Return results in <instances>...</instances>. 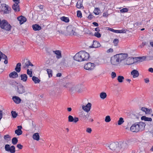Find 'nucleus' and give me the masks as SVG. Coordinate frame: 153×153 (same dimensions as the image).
I'll return each instance as SVG.
<instances>
[{"mask_svg": "<svg viewBox=\"0 0 153 153\" xmlns=\"http://www.w3.org/2000/svg\"><path fill=\"white\" fill-rule=\"evenodd\" d=\"M12 99L13 101L16 104H19L21 102V98L18 96H13L12 97Z\"/></svg>", "mask_w": 153, "mask_h": 153, "instance_id": "nucleus-17", "label": "nucleus"}, {"mask_svg": "<svg viewBox=\"0 0 153 153\" xmlns=\"http://www.w3.org/2000/svg\"><path fill=\"white\" fill-rule=\"evenodd\" d=\"M94 64L91 62H88L84 65V68L88 70H91L93 69L94 67Z\"/></svg>", "mask_w": 153, "mask_h": 153, "instance_id": "nucleus-8", "label": "nucleus"}, {"mask_svg": "<svg viewBox=\"0 0 153 153\" xmlns=\"http://www.w3.org/2000/svg\"><path fill=\"white\" fill-rule=\"evenodd\" d=\"M17 92L19 94H23L25 92V87L21 84L17 85Z\"/></svg>", "mask_w": 153, "mask_h": 153, "instance_id": "nucleus-4", "label": "nucleus"}, {"mask_svg": "<svg viewBox=\"0 0 153 153\" xmlns=\"http://www.w3.org/2000/svg\"><path fill=\"white\" fill-rule=\"evenodd\" d=\"M0 27L2 29L7 31H10L11 28V26L8 22L5 20H0Z\"/></svg>", "mask_w": 153, "mask_h": 153, "instance_id": "nucleus-3", "label": "nucleus"}, {"mask_svg": "<svg viewBox=\"0 0 153 153\" xmlns=\"http://www.w3.org/2000/svg\"><path fill=\"white\" fill-rule=\"evenodd\" d=\"M53 52L56 54V57L57 59H59L62 57L61 54V51L56 50L55 51H53Z\"/></svg>", "mask_w": 153, "mask_h": 153, "instance_id": "nucleus-22", "label": "nucleus"}, {"mask_svg": "<svg viewBox=\"0 0 153 153\" xmlns=\"http://www.w3.org/2000/svg\"><path fill=\"white\" fill-rule=\"evenodd\" d=\"M77 16L78 17L80 18L82 17V13L81 11L80 10H78L77 12Z\"/></svg>", "mask_w": 153, "mask_h": 153, "instance_id": "nucleus-46", "label": "nucleus"}, {"mask_svg": "<svg viewBox=\"0 0 153 153\" xmlns=\"http://www.w3.org/2000/svg\"><path fill=\"white\" fill-rule=\"evenodd\" d=\"M76 7L79 9L81 8L82 7H83V8H84L82 4L80 2H79L78 1L76 3Z\"/></svg>", "mask_w": 153, "mask_h": 153, "instance_id": "nucleus-38", "label": "nucleus"}, {"mask_svg": "<svg viewBox=\"0 0 153 153\" xmlns=\"http://www.w3.org/2000/svg\"><path fill=\"white\" fill-rule=\"evenodd\" d=\"M128 9L126 8H123L120 10V11L122 13H125L128 12Z\"/></svg>", "mask_w": 153, "mask_h": 153, "instance_id": "nucleus-41", "label": "nucleus"}, {"mask_svg": "<svg viewBox=\"0 0 153 153\" xmlns=\"http://www.w3.org/2000/svg\"><path fill=\"white\" fill-rule=\"evenodd\" d=\"M27 74L29 75L30 77L32 76V71H30L29 69H27Z\"/></svg>", "mask_w": 153, "mask_h": 153, "instance_id": "nucleus-49", "label": "nucleus"}, {"mask_svg": "<svg viewBox=\"0 0 153 153\" xmlns=\"http://www.w3.org/2000/svg\"><path fill=\"white\" fill-rule=\"evenodd\" d=\"M131 74L133 76L134 78L137 77L139 75V73L138 71L135 70H133L131 72Z\"/></svg>", "mask_w": 153, "mask_h": 153, "instance_id": "nucleus-23", "label": "nucleus"}, {"mask_svg": "<svg viewBox=\"0 0 153 153\" xmlns=\"http://www.w3.org/2000/svg\"><path fill=\"white\" fill-rule=\"evenodd\" d=\"M113 42L115 46H117L119 42V40L117 39H115L114 40Z\"/></svg>", "mask_w": 153, "mask_h": 153, "instance_id": "nucleus-51", "label": "nucleus"}, {"mask_svg": "<svg viewBox=\"0 0 153 153\" xmlns=\"http://www.w3.org/2000/svg\"><path fill=\"white\" fill-rule=\"evenodd\" d=\"M120 147V149L123 148L125 149L128 146V144L125 142H120L119 143Z\"/></svg>", "mask_w": 153, "mask_h": 153, "instance_id": "nucleus-27", "label": "nucleus"}, {"mask_svg": "<svg viewBox=\"0 0 153 153\" xmlns=\"http://www.w3.org/2000/svg\"><path fill=\"white\" fill-rule=\"evenodd\" d=\"M11 153H14L16 152L15 147L14 146H12L10 147L9 151Z\"/></svg>", "mask_w": 153, "mask_h": 153, "instance_id": "nucleus-35", "label": "nucleus"}, {"mask_svg": "<svg viewBox=\"0 0 153 153\" xmlns=\"http://www.w3.org/2000/svg\"><path fill=\"white\" fill-rule=\"evenodd\" d=\"M108 30L111 31L115 33H118V30H115L112 28H109Z\"/></svg>", "mask_w": 153, "mask_h": 153, "instance_id": "nucleus-52", "label": "nucleus"}, {"mask_svg": "<svg viewBox=\"0 0 153 153\" xmlns=\"http://www.w3.org/2000/svg\"><path fill=\"white\" fill-rule=\"evenodd\" d=\"M91 106V103L88 102L86 106L83 105L82 108L83 109L87 112H88L90 110Z\"/></svg>", "mask_w": 153, "mask_h": 153, "instance_id": "nucleus-10", "label": "nucleus"}, {"mask_svg": "<svg viewBox=\"0 0 153 153\" xmlns=\"http://www.w3.org/2000/svg\"><path fill=\"white\" fill-rule=\"evenodd\" d=\"M33 139L38 141L39 139V136L38 133H34L33 136Z\"/></svg>", "mask_w": 153, "mask_h": 153, "instance_id": "nucleus-29", "label": "nucleus"}, {"mask_svg": "<svg viewBox=\"0 0 153 153\" xmlns=\"http://www.w3.org/2000/svg\"><path fill=\"white\" fill-rule=\"evenodd\" d=\"M139 126L138 123H135L134 124L132 125L130 127L131 131L133 132H137L139 131Z\"/></svg>", "mask_w": 153, "mask_h": 153, "instance_id": "nucleus-5", "label": "nucleus"}, {"mask_svg": "<svg viewBox=\"0 0 153 153\" xmlns=\"http://www.w3.org/2000/svg\"><path fill=\"white\" fill-rule=\"evenodd\" d=\"M2 7L1 10L2 11L4 12V13H9L10 12V10L11 9L10 8H9L8 6L5 4H1Z\"/></svg>", "mask_w": 153, "mask_h": 153, "instance_id": "nucleus-7", "label": "nucleus"}, {"mask_svg": "<svg viewBox=\"0 0 153 153\" xmlns=\"http://www.w3.org/2000/svg\"><path fill=\"white\" fill-rule=\"evenodd\" d=\"M0 55H1V58L5 60L4 63L5 64H7L8 63V58L6 55L0 51Z\"/></svg>", "mask_w": 153, "mask_h": 153, "instance_id": "nucleus-18", "label": "nucleus"}, {"mask_svg": "<svg viewBox=\"0 0 153 153\" xmlns=\"http://www.w3.org/2000/svg\"><path fill=\"white\" fill-rule=\"evenodd\" d=\"M21 77V80L24 82H25L27 81V76L26 74H23L20 75Z\"/></svg>", "mask_w": 153, "mask_h": 153, "instance_id": "nucleus-25", "label": "nucleus"}, {"mask_svg": "<svg viewBox=\"0 0 153 153\" xmlns=\"http://www.w3.org/2000/svg\"><path fill=\"white\" fill-rule=\"evenodd\" d=\"M111 120V118L108 115L105 117V120L106 122H109Z\"/></svg>", "mask_w": 153, "mask_h": 153, "instance_id": "nucleus-44", "label": "nucleus"}, {"mask_svg": "<svg viewBox=\"0 0 153 153\" xmlns=\"http://www.w3.org/2000/svg\"><path fill=\"white\" fill-rule=\"evenodd\" d=\"M60 19L62 21L66 23H68L69 21V19L68 18L64 16L61 17L60 18Z\"/></svg>", "mask_w": 153, "mask_h": 153, "instance_id": "nucleus-31", "label": "nucleus"}, {"mask_svg": "<svg viewBox=\"0 0 153 153\" xmlns=\"http://www.w3.org/2000/svg\"><path fill=\"white\" fill-rule=\"evenodd\" d=\"M10 138V139L11 138V137L8 134H7L4 136V139L7 141H9L7 140V138Z\"/></svg>", "mask_w": 153, "mask_h": 153, "instance_id": "nucleus-53", "label": "nucleus"}, {"mask_svg": "<svg viewBox=\"0 0 153 153\" xmlns=\"http://www.w3.org/2000/svg\"><path fill=\"white\" fill-rule=\"evenodd\" d=\"M32 80L36 84L39 83L40 81V80L37 77L34 76H33L32 77Z\"/></svg>", "mask_w": 153, "mask_h": 153, "instance_id": "nucleus-30", "label": "nucleus"}, {"mask_svg": "<svg viewBox=\"0 0 153 153\" xmlns=\"http://www.w3.org/2000/svg\"><path fill=\"white\" fill-rule=\"evenodd\" d=\"M27 62L28 63V66H33V65L31 63L30 60H28L27 61Z\"/></svg>", "mask_w": 153, "mask_h": 153, "instance_id": "nucleus-62", "label": "nucleus"}, {"mask_svg": "<svg viewBox=\"0 0 153 153\" xmlns=\"http://www.w3.org/2000/svg\"><path fill=\"white\" fill-rule=\"evenodd\" d=\"M94 17V16H93L92 15H91V14H90L88 17V18L89 19L91 20Z\"/></svg>", "mask_w": 153, "mask_h": 153, "instance_id": "nucleus-55", "label": "nucleus"}, {"mask_svg": "<svg viewBox=\"0 0 153 153\" xmlns=\"http://www.w3.org/2000/svg\"><path fill=\"white\" fill-rule=\"evenodd\" d=\"M89 58V54L84 51L78 52L74 57V59L79 62L87 61Z\"/></svg>", "mask_w": 153, "mask_h": 153, "instance_id": "nucleus-1", "label": "nucleus"}, {"mask_svg": "<svg viewBox=\"0 0 153 153\" xmlns=\"http://www.w3.org/2000/svg\"><path fill=\"white\" fill-rule=\"evenodd\" d=\"M10 84L12 85L13 87H14V86L16 85V84H18L16 83V82L12 80L10 82Z\"/></svg>", "mask_w": 153, "mask_h": 153, "instance_id": "nucleus-50", "label": "nucleus"}, {"mask_svg": "<svg viewBox=\"0 0 153 153\" xmlns=\"http://www.w3.org/2000/svg\"><path fill=\"white\" fill-rule=\"evenodd\" d=\"M111 78L112 79H114L115 77L116 76V74L114 72H112L111 74Z\"/></svg>", "mask_w": 153, "mask_h": 153, "instance_id": "nucleus-54", "label": "nucleus"}, {"mask_svg": "<svg viewBox=\"0 0 153 153\" xmlns=\"http://www.w3.org/2000/svg\"><path fill=\"white\" fill-rule=\"evenodd\" d=\"M148 71L151 73H153V68H150L149 69Z\"/></svg>", "mask_w": 153, "mask_h": 153, "instance_id": "nucleus-64", "label": "nucleus"}, {"mask_svg": "<svg viewBox=\"0 0 153 153\" xmlns=\"http://www.w3.org/2000/svg\"><path fill=\"white\" fill-rule=\"evenodd\" d=\"M100 97L101 99H104L106 97V94L104 92H102L100 94Z\"/></svg>", "mask_w": 153, "mask_h": 153, "instance_id": "nucleus-32", "label": "nucleus"}, {"mask_svg": "<svg viewBox=\"0 0 153 153\" xmlns=\"http://www.w3.org/2000/svg\"><path fill=\"white\" fill-rule=\"evenodd\" d=\"M124 122L123 119L122 117H120L118 121V124L119 125H120Z\"/></svg>", "mask_w": 153, "mask_h": 153, "instance_id": "nucleus-40", "label": "nucleus"}, {"mask_svg": "<svg viewBox=\"0 0 153 153\" xmlns=\"http://www.w3.org/2000/svg\"><path fill=\"white\" fill-rule=\"evenodd\" d=\"M46 71L48 74L49 77L50 78L52 76V71L51 70L48 69H47Z\"/></svg>", "mask_w": 153, "mask_h": 153, "instance_id": "nucleus-39", "label": "nucleus"}, {"mask_svg": "<svg viewBox=\"0 0 153 153\" xmlns=\"http://www.w3.org/2000/svg\"><path fill=\"white\" fill-rule=\"evenodd\" d=\"M15 133L17 135L19 136L21 135L22 133V130L16 129L15 131Z\"/></svg>", "mask_w": 153, "mask_h": 153, "instance_id": "nucleus-36", "label": "nucleus"}, {"mask_svg": "<svg viewBox=\"0 0 153 153\" xmlns=\"http://www.w3.org/2000/svg\"><path fill=\"white\" fill-rule=\"evenodd\" d=\"M68 121L69 122H74L76 123L79 121V118L77 117H75L74 118L72 116L70 115L68 117Z\"/></svg>", "mask_w": 153, "mask_h": 153, "instance_id": "nucleus-13", "label": "nucleus"}, {"mask_svg": "<svg viewBox=\"0 0 153 153\" xmlns=\"http://www.w3.org/2000/svg\"><path fill=\"white\" fill-rule=\"evenodd\" d=\"M113 51V50L112 48H110L108 49L107 51V52L110 53V52H112Z\"/></svg>", "mask_w": 153, "mask_h": 153, "instance_id": "nucleus-63", "label": "nucleus"}, {"mask_svg": "<svg viewBox=\"0 0 153 153\" xmlns=\"http://www.w3.org/2000/svg\"><path fill=\"white\" fill-rule=\"evenodd\" d=\"M124 78L123 76H119L117 78V80L118 82L120 83H121L123 82Z\"/></svg>", "mask_w": 153, "mask_h": 153, "instance_id": "nucleus-33", "label": "nucleus"}, {"mask_svg": "<svg viewBox=\"0 0 153 153\" xmlns=\"http://www.w3.org/2000/svg\"><path fill=\"white\" fill-rule=\"evenodd\" d=\"M137 57H131L129 58L130 60L132 61L131 63H126L127 65H129L131 64H132L134 63L137 62L138 61H140L139 60V59L136 58Z\"/></svg>", "mask_w": 153, "mask_h": 153, "instance_id": "nucleus-19", "label": "nucleus"}, {"mask_svg": "<svg viewBox=\"0 0 153 153\" xmlns=\"http://www.w3.org/2000/svg\"><path fill=\"white\" fill-rule=\"evenodd\" d=\"M100 11L98 8H96L94 10V12L96 15H98L99 14V11Z\"/></svg>", "mask_w": 153, "mask_h": 153, "instance_id": "nucleus-45", "label": "nucleus"}, {"mask_svg": "<svg viewBox=\"0 0 153 153\" xmlns=\"http://www.w3.org/2000/svg\"><path fill=\"white\" fill-rule=\"evenodd\" d=\"M17 147L19 149H22L23 147V146L21 144H18L17 145Z\"/></svg>", "mask_w": 153, "mask_h": 153, "instance_id": "nucleus-58", "label": "nucleus"}, {"mask_svg": "<svg viewBox=\"0 0 153 153\" xmlns=\"http://www.w3.org/2000/svg\"><path fill=\"white\" fill-rule=\"evenodd\" d=\"M111 64L114 65H115L117 62H120V59L118 58V54L114 55L111 58Z\"/></svg>", "mask_w": 153, "mask_h": 153, "instance_id": "nucleus-6", "label": "nucleus"}, {"mask_svg": "<svg viewBox=\"0 0 153 153\" xmlns=\"http://www.w3.org/2000/svg\"><path fill=\"white\" fill-rule=\"evenodd\" d=\"M17 19L19 21L20 25L23 24L27 21L26 18L23 16H21L17 18Z\"/></svg>", "mask_w": 153, "mask_h": 153, "instance_id": "nucleus-11", "label": "nucleus"}, {"mask_svg": "<svg viewBox=\"0 0 153 153\" xmlns=\"http://www.w3.org/2000/svg\"><path fill=\"white\" fill-rule=\"evenodd\" d=\"M141 120L146 121H152V119L151 117H148L146 116H143L141 117Z\"/></svg>", "mask_w": 153, "mask_h": 153, "instance_id": "nucleus-28", "label": "nucleus"}, {"mask_svg": "<svg viewBox=\"0 0 153 153\" xmlns=\"http://www.w3.org/2000/svg\"><path fill=\"white\" fill-rule=\"evenodd\" d=\"M79 115L80 118L82 120H85L87 118L89 115L88 114H85V113H84L83 111H81L79 113Z\"/></svg>", "mask_w": 153, "mask_h": 153, "instance_id": "nucleus-12", "label": "nucleus"}, {"mask_svg": "<svg viewBox=\"0 0 153 153\" xmlns=\"http://www.w3.org/2000/svg\"><path fill=\"white\" fill-rule=\"evenodd\" d=\"M93 36H95L98 38H100L101 37V35L99 32H97L94 33V34H93Z\"/></svg>", "mask_w": 153, "mask_h": 153, "instance_id": "nucleus-43", "label": "nucleus"}, {"mask_svg": "<svg viewBox=\"0 0 153 153\" xmlns=\"http://www.w3.org/2000/svg\"><path fill=\"white\" fill-rule=\"evenodd\" d=\"M86 131L87 132L90 133L92 131V129L90 128H88L86 129Z\"/></svg>", "mask_w": 153, "mask_h": 153, "instance_id": "nucleus-60", "label": "nucleus"}, {"mask_svg": "<svg viewBox=\"0 0 153 153\" xmlns=\"http://www.w3.org/2000/svg\"><path fill=\"white\" fill-rule=\"evenodd\" d=\"M118 58L120 59V62L125 60L128 56V55L127 53H121L118 54Z\"/></svg>", "mask_w": 153, "mask_h": 153, "instance_id": "nucleus-9", "label": "nucleus"}, {"mask_svg": "<svg viewBox=\"0 0 153 153\" xmlns=\"http://www.w3.org/2000/svg\"><path fill=\"white\" fill-rule=\"evenodd\" d=\"M73 27L71 26H68L67 27V30L71 34H73L74 35H76V33H75L74 30L73 29Z\"/></svg>", "mask_w": 153, "mask_h": 153, "instance_id": "nucleus-21", "label": "nucleus"}, {"mask_svg": "<svg viewBox=\"0 0 153 153\" xmlns=\"http://www.w3.org/2000/svg\"><path fill=\"white\" fill-rule=\"evenodd\" d=\"M29 67L28 63L27 62L25 63L24 66V68H28Z\"/></svg>", "mask_w": 153, "mask_h": 153, "instance_id": "nucleus-61", "label": "nucleus"}, {"mask_svg": "<svg viewBox=\"0 0 153 153\" xmlns=\"http://www.w3.org/2000/svg\"><path fill=\"white\" fill-rule=\"evenodd\" d=\"M86 33L89 35H90L91 36H93V33L89 30H88L86 31Z\"/></svg>", "mask_w": 153, "mask_h": 153, "instance_id": "nucleus-56", "label": "nucleus"}, {"mask_svg": "<svg viewBox=\"0 0 153 153\" xmlns=\"http://www.w3.org/2000/svg\"><path fill=\"white\" fill-rule=\"evenodd\" d=\"M109 15V14H108L107 12H104L103 13V16L105 17H107Z\"/></svg>", "mask_w": 153, "mask_h": 153, "instance_id": "nucleus-59", "label": "nucleus"}, {"mask_svg": "<svg viewBox=\"0 0 153 153\" xmlns=\"http://www.w3.org/2000/svg\"><path fill=\"white\" fill-rule=\"evenodd\" d=\"M105 147L107 148H108L111 150L115 151L117 152L120 151L121 147H120L119 143L118 142H113L110 144H107L105 145Z\"/></svg>", "mask_w": 153, "mask_h": 153, "instance_id": "nucleus-2", "label": "nucleus"}, {"mask_svg": "<svg viewBox=\"0 0 153 153\" xmlns=\"http://www.w3.org/2000/svg\"><path fill=\"white\" fill-rule=\"evenodd\" d=\"M19 2L15 3L12 6V8L14 10L15 12H19L20 11L19 6L18 4Z\"/></svg>", "mask_w": 153, "mask_h": 153, "instance_id": "nucleus-15", "label": "nucleus"}, {"mask_svg": "<svg viewBox=\"0 0 153 153\" xmlns=\"http://www.w3.org/2000/svg\"><path fill=\"white\" fill-rule=\"evenodd\" d=\"M9 76L10 78H15L18 77L19 75L16 72L14 71L9 74Z\"/></svg>", "mask_w": 153, "mask_h": 153, "instance_id": "nucleus-24", "label": "nucleus"}, {"mask_svg": "<svg viewBox=\"0 0 153 153\" xmlns=\"http://www.w3.org/2000/svg\"><path fill=\"white\" fill-rule=\"evenodd\" d=\"M11 114L13 118H15L17 115V114L15 111H12L11 112Z\"/></svg>", "mask_w": 153, "mask_h": 153, "instance_id": "nucleus-42", "label": "nucleus"}, {"mask_svg": "<svg viewBox=\"0 0 153 153\" xmlns=\"http://www.w3.org/2000/svg\"><path fill=\"white\" fill-rule=\"evenodd\" d=\"M10 146L9 144H6L5 145L4 148L5 150L7 152H9L10 149Z\"/></svg>", "mask_w": 153, "mask_h": 153, "instance_id": "nucleus-48", "label": "nucleus"}, {"mask_svg": "<svg viewBox=\"0 0 153 153\" xmlns=\"http://www.w3.org/2000/svg\"><path fill=\"white\" fill-rule=\"evenodd\" d=\"M152 112V109L151 108L149 109L146 108V110L145 113L146 114H150V113Z\"/></svg>", "mask_w": 153, "mask_h": 153, "instance_id": "nucleus-47", "label": "nucleus"}, {"mask_svg": "<svg viewBox=\"0 0 153 153\" xmlns=\"http://www.w3.org/2000/svg\"><path fill=\"white\" fill-rule=\"evenodd\" d=\"M126 33V31L125 30H118V33Z\"/></svg>", "mask_w": 153, "mask_h": 153, "instance_id": "nucleus-57", "label": "nucleus"}, {"mask_svg": "<svg viewBox=\"0 0 153 153\" xmlns=\"http://www.w3.org/2000/svg\"><path fill=\"white\" fill-rule=\"evenodd\" d=\"M137 59H139V60L141 61V62L146 60V56H139L137 57Z\"/></svg>", "mask_w": 153, "mask_h": 153, "instance_id": "nucleus-37", "label": "nucleus"}, {"mask_svg": "<svg viewBox=\"0 0 153 153\" xmlns=\"http://www.w3.org/2000/svg\"><path fill=\"white\" fill-rule=\"evenodd\" d=\"M18 142V140L17 137H14L12 139V142L13 145H16Z\"/></svg>", "mask_w": 153, "mask_h": 153, "instance_id": "nucleus-34", "label": "nucleus"}, {"mask_svg": "<svg viewBox=\"0 0 153 153\" xmlns=\"http://www.w3.org/2000/svg\"><path fill=\"white\" fill-rule=\"evenodd\" d=\"M21 64L20 62H19L16 64L15 69V70L16 72L19 73L20 72L21 70Z\"/></svg>", "mask_w": 153, "mask_h": 153, "instance_id": "nucleus-26", "label": "nucleus"}, {"mask_svg": "<svg viewBox=\"0 0 153 153\" xmlns=\"http://www.w3.org/2000/svg\"><path fill=\"white\" fill-rule=\"evenodd\" d=\"M101 46V45L99 42L94 40L93 41V45L90 46V48H97Z\"/></svg>", "mask_w": 153, "mask_h": 153, "instance_id": "nucleus-14", "label": "nucleus"}, {"mask_svg": "<svg viewBox=\"0 0 153 153\" xmlns=\"http://www.w3.org/2000/svg\"><path fill=\"white\" fill-rule=\"evenodd\" d=\"M32 27L34 31H39L42 29L41 27L37 24L33 25H32Z\"/></svg>", "mask_w": 153, "mask_h": 153, "instance_id": "nucleus-20", "label": "nucleus"}, {"mask_svg": "<svg viewBox=\"0 0 153 153\" xmlns=\"http://www.w3.org/2000/svg\"><path fill=\"white\" fill-rule=\"evenodd\" d=\"M139 126V131H142L144 130L145 127L146 126L145 123L143 122H137Z\"/></svg>", "mask_w": 153, "mask_h": 153, "instance_id": "nucleus-16", "label": "nucleus"}]
</instances>
